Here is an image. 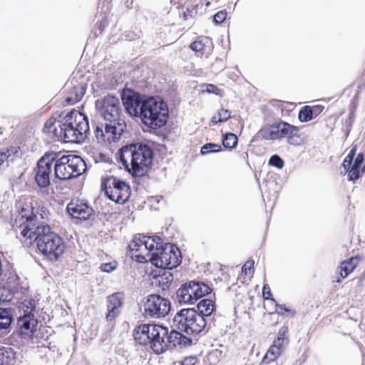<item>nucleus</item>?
<instances>
[{
  "label": "nucleus",
  "mask_w": 365,
  "mask_h": 365,
  "mask_svg": "<svg viewBox=\"0 0 365 365\" xmlns=\"http://www.w3.org/2000/svg\"><path fill=\"white\" fill-rule=\"evenodd\" d=\"M207 323V319L194 309H182L173 319L174 327L187 335L200 333L205 329Z\"/></svg>",
  "instance_id": "8"
},
{
  "label": "nucleus",
  "mask_w": 365,
  "mask_h": 365,
  "mask_svg": "<svg viewBox=\"0 0 365 365\" xmlns=\"http://www.w3.org/2000/svg\"><path fill=\"white\" fill-rule=\"evenodd\" d=\"M356 266V259L355 258H351L348 261H344L341 263L338 269H341L344 272V276H348Z\"/></svg>",
  "instance_id": "29"
},
{
  "label": "nucleus",
  "mask_w": 365,
  "mask_h": 365,
  "mask_svg": "<svg viewBox=\"0 0 365 365\" xmlns=\"http://www.w3.org/2000/svg\"><path fill=\"white\" fill-rule=\"evenodd\" d=\"M355 151L356 149L352 148L349 151V154L345 157L342 163L344 169L350 168V166L351 165L352 161L354 160V157L355 155Z\"/></svg>",
  "instance_id": "34"
},
{
  "label": "nucleus",
  "mask_w": 365,
  "mask_h": 365,
  "mask_svg": "<svg viewBox=\"0 0 365 365\" xmlns=\"http://www.w3.org/2000/svg\"><path fill=\"white\" fill-rule=\"evenodd\" d=\"M288 331V327L287 326H283L279 329L277 338L273 341L272 345L268 349L264 359L272 361L283 352L289 343Z\"/></svg>",
  "instance_id": "14"
},
{
  "label": "nucleus",
  "mask_w": 365,
  "mask_h": 365,
  "mask_svg": "<svg viewBox=\"0 0 365 365\" xmlns=\"http://www.w3.org/2000/svg\"><path fill=\"white\" fill-rule=\"evenodd\" d=\"M254 266V261L247 262L242 267V271L247 274V269L250 270Z\"/></svg>",
  "instance_id": "44"
},
{
  "label": "nucleus",
  "mask_w": 365,
  "mask_h": 365,
  "mask_svg": "<svg viewBox=\"0 0 365 365\" xmlns=\"http://www.w3.org/2000/svg\"><path fill=\"white\" fill-rule=\"evenodd\" d=\"M20 148L17 146H11L8 148L0 149V170L8 165L9 160H14V157L18 155Z\"/></svg>",
  "instance_id": "26"
},
{
  "label": "nucleus",
  "mask_w": 365,
  "mask_h": 365,
  "mask_svg": "<svg viewBox=\"0 0 365 365\" xmlns=\"http://www.w3.org/2000/svg\"><path fill=\"white\" fill-rule=\"evenodd\" d=\"M281 122L262 128L259 133L265 140H278L282 138Z\"/></svg>",
  "instance_id": "24"
},
{
  "label": "nucleus",
  "mask_w": 365,
  "mask_h": 365,
  "mask_svg": "<svg viewBox=\"0 0 365 365\" xmlns=\"http://www.w3.org/2000/svg\"><path fill=\"white\" fill-rule=\"evenodd\" d=\"M197 308V314L204 317V319L207 321L215 309V304L212 299H205L198 302Z\"/></svg>",
  "instance_id": "27"
},
{
  "label": "nucleus",
  "mask_w": 365,
  "mask_h": 365,
  "mask_svg": "<svg viewBox=\"0 0 365 365\" xmlns=\"http://www.w3.org/2000/svg\"><path fill=\"white\" fill-rule=\"evenodd\" d=\"M21 235L26 240L36 242L38 250L48 260L57 261L65 251L63 239L51 230L48 225L37 222L36 217H27Z\"/></svg>",
  "instance_id": "3"
},
{
  "label": "nucleus",
  "mask_w": 365,
  "mask_h": 365,
  "mask_svg": "<svg viewBox=\"0 0 365 365\" xmlns=\"http://www.w3.org/2000/svg\"><path fill=\"white\" fill-rule=\"evenodd\" d=\"M237 144V137L235 134L227 133L222 137V145L227 148H233Z\"/></svg>",
  "instance_id": "30"
},
{
  "label": "nucleus",
  "mask_w": 365,
  "mask_h": 365,
  "mask_svg": "<svg viewBox=\"0 0 365 365\" xmlns=\"http://www.w3.org/2000/svg\"><path fill=\"white\" fill-rule=\"evenodd\" d=\"M270 287L268 284H264L263 287V297L264 299H268L271 296Z\"/></svg>",
  "instance_id": "43"
},
{
  "label": "nucleus",
  "mask_w": 365,
  "mask_h": 365,
  "mask_svg": "<svg viewBox=\"0 0 365 365\" xmlns=\"http://www.w3.org/2000/svg\"><path fill=\"white\" fill-rule=\"evenodd\" d=\"M101 188L110 200L119 204H124L130 195L129 185L113 176L103 180Z\"/></svg>",
  "instance_id": "10"
},
{
  "label": "nucleus",
  "mask_w": 365,
  "mask_h": 365,
  "mask_svg": "<svg viewBox=\"0 0 365 365\" xmlns=\"http://www.w3.org/2000/svg\"><path fill=\"white\" fill-rule=\"evenodd\" d=\"M182 331L177 329L168 331L167 341V349H182L190 346L192 344V339L183 335Z\"/></svg>",
  "instance_id": "18"
},
{
  "label": "nucleus",
  "mask_w": 365,
  "mask_h": 365,
  "mask_svg": "<svg viewBox=\"0 0 365 365\" xmlns=\"http://www.w3.org/2000/svg\"><path fill=\"white\" fill-rule=\"evenodd\" d=\"M115 264H113L111 262L109 263H103L101 265V269L104 272H110L115 269Z\"/></svg>",
  "instance_id": "37"
},
{
  "label": "nucleus",
  "mask_w": 365,
  "mask_h": 365,
  "mask_svg": "<svg viewBox=\"0 0 365 365\" xmlns=\"http://www.w3.org/2000/svg\"><path fill=\"white\" fill-rule=\"evenodd\" d=\"M17 362V356L11 347H0V365H18Z\"/></svg>",
  "instance_id": "25"
},
{
  "label": "nucleus",
  "mask_w": 365,
  "mask_h": 365,
  "mask_svg": "<svg viewBox=\"0 0 365 365\" xmlns=\"http://www.w3.org/2000/svg\"><path fill=\"white\" fill-rule=\"evenodd\" d=\"M119 160L128 172L132 175H142L152 165L153 151L144 143L130 144L120 150Z\"/></svg>",
  "instance_id": "5"
},
{
  "label": "nucleus",
  "mask_w": 365,
  "mask_h": 365,
  "mask_svg": "<svg viewBox=\"0 0 365 365\" xmlns=\"http://www.w3.org/2000/svg\"><path fill=\"white\" fill-rule=\"evenodd\" d=\"M269 164L273 167L281 169L284 167V163L278 155H273L269 160Z\"/></svg>",
  "instance_id": "33"
},
{
  "label": "nucleus",
  "mask_w": 365,
  "mask_h": 365,
  "mask_svg": "<svg viewBox=\"0 0 365 365\" xmlns=\"http://www.w3.org/2000/svg\"><path fill=\"white\" fill-rule=\"evenodd\" d=\"M54 156V175L61 180L75 178L83 174L86 170L85 161L76 155H63Z\"/></svg>",
  "instance_id": "7"
},
{
  "label": "nucleus",
  "mask_w": 365,
  "mask_h": 365,
  "mask_svg": "<svg viewBox=\"0 0 365 365\" xmlns=\"http://www.w3.org/2000/svg\"><path fill=\"white\" fill-rule=\"evenodd\" d=\"M277 312L279 314H283V312H282V310H284V312H291L292 311L285 307L284 305H277Z\"/></svg>",
  "instance_id": "45"
},
{
  "label": "nucleus",
  "mask_w": 365,
  "mask_h": 365,
  "mask_svg": "<svg viewBox=\"0 0 365 365\" xmlns=\"http://www.w3.org/2000/svg\"><path fill=\"white\" fill-rule=\"evenodd\" d=\"M171 308L170 302L159 294L148 296L144 304V314L146 317L160 319L167 316Z\"/></svg>",
  "instance_id": "11"
},
{
  "label": "nucleus",
  "mask_w": 365,
  "mask_h": 365,
  "mask_svg": "<svg viewBox=\"0 0 365 365\" xmlns=\"http://www.w3.org/2000/svg\"><path fill=\"white\" fill-rule=\"evenodd\" d=\"M11 321V318H3V319L0 321V331L7 329L9 327Z\"/></svg>",
  "instance_id": "40"
},
{
  "label": "nucleus",
  "mask_w": 365,
  "mask_h": 365,
  "mask_svg": "<svg viewBox=\"0 0 365 365\" xmlns=\"http://www.w3.org/2000/svg\"><path fill=\"white\" fill-rule=\"evenodd\" d=\"M190 48L196 52H202L207 56L212 49V39L208 37H200L190 45Z\"/></svg>",
  "instance_id": "23"
},
{
  "label": "nucleus",
  "mask_w": 365,
  "mask_h": 365,
  "mask_svg": "<svg viewBox=\"0 0 365 365\" xmlns=\"http://www.w3.org/2000/svg\"><path fill=\"white\" fill-rule=\"evenodd\" d=\"M365 172V166L360 168V176Z\"/></svg>",
  "instance_id": "50"
},
{
  "label": "nucleus",
  "mask_w": 365,
  "mask_h": 365,
  "mask_svg": "<svg viewBox=\"0 0 365 365\" xmlns=\"http://www.w3.org/2000/svg\"><path fill=\"white\" fill-rule=\"evenodd\" d=\"M217 118H218V116H213V117L211 118V122H212V123H220V121H218V120H217Z\"/></svg>",
  "instance_id": "49"
},
{
  "label": "nucleus",
  "mask_w": 365,
  "mask_h": 365,
  "mask_svg": "<svg viewBox=\"0 0 365 365\" xmlns=\"http://www.w3.org/2000/svg\"><path fill=\"white\" fill-rule=\"evenodd\" d=\"M123 304L122 297L120 293H115L107 298L108 312L106 316V321L113 323L120 314V309Z\"/></svg>",
  "instance_id": "20"
},
{
  "label": "nucleus",
  "mask_w": 365,
  "mask_h": 365,
  "mask_svg": "<svg viewBox=\"0 0 365 365\" xmlns=\"http://www.w3.org/2000/svg\"><path fill=\"white\" fill-rule=\"evenodd\" d=\"M28 303L29 304V307L26 305V307L27 309H30V310L24 311V314L20 316L18 319V326L21 331L25 334L34 332L38 324V321L32 312L35 309L34 303L31 301Z\"/></svg>",
  "instance_id": "16"
},
{
  "label": "nucleus",
  "mask_w": 365,
  "mask_h": 365,
  "mask_svg": "<svg viewBox=\"0 0 365 365\" xmlns=\"http://www.w3.org/2000/svg\"><path fill=\"white\" fill-rule=\"evenodd\" d=\"M66 210L72 217L83 220H88L93 212L92 207L86 203L78 201H71L69 202Z\"/></svg>",
  "instance_id": "17"
},
{
  "label": "nucleus",
  "mask_w": 365,
  "mask_h": 365,
  "mask_svg": "<svg viewBox=\"0 0 365 365\" xmlns=\"http://www.w3.org/2000/svg\"><path fill=\"white\" fill-rule=\"evenodd\" d=\"M314 117L311 110V106H306L303 107L299 113V119L302 122H307L313 119Z\"/></svg>",
  "instance_id": "31"
},
{
  "label": "nucleus",
  "mask_w": 365,
  "mask_h": 365,
  "mask_svg": "<svg viewBox=\"0 0 365 365\" xmlns=\"http://www.w3.org/2000/svg\"><path fill=\"white\" fill-rule=\"evenodd\" d=\"M302 138L300 135L296 136V137H289L287 140V142L289 144L292 145H299L302 143Z\"/></svg>",
  "instance_id": "38"
},
{
  "label": "nucleus",
  "mask_w": 365,
  "mask_h": 365,
  "mask_svg": "<svg viewBox=\"0 0 365 365\" xmlns=\"http://www.w3.org/2000/svg\"><path fill=\"white\" fill-rule=\"evenodd\" d=\"M227 16V12L225 11H220L216 13L213 16V21L216 24L222 23Z\"/></svg>",
  "instance_id": "36"
},
{
  "label": "nucleus",
  "mask_w": 365,
  "mask_h": 365,
  "mask_svg": "<svg viewBox=\"0 0 365 365\" xmlns=\"http://www.w3.org/2000/svg\"><path fill=\"white\" fill-rule=\"evenodd\" d=\"M280 132L282 134V138H287V140L289 137H296L300 135L298 127L283 121L281 122Z\"/></svg>",
  "instance_id": "28"
},
{
  "label": "nucleus",
  "mask_w": 365,
  "mask_h": 365,
  "mask_svg": "<svg viewBox=\"0 0 365 365\" xmlns=\"http://www.w3.org/2000/svg\"><path fill=\"white\" fill-rule=\"evenodd\" d=\"M168 329L159 324H151L149 346L157 354L167 350Z\"/></svg>",
  "instance_id": "13"
},
{
  "label": "nucleus",
  "mask_w": 365,
  "mask_h": 365,
  "mask_svg": "<svg viewBox=\"0 0 365 365\" xmlns=\"http://www.w3.org/2000/svg\"><path fill=\"white\" fill-rule=\"evenodd\" d=\"M231 117V112L227 109L222 108L218 111V121L225 122Z\"/></svg>",
  "instance_id": "35"
},
{
  "label": "nucleus",
  "mask_w": 365,
  "mask_h": 365,
  "mask_svg": "<svg viewBox=\"0 0 365 365\" xmlns=\"http://www.w3.org/2000/svg\"><path fill=\"white\" fill-rule=\"evenodd\" d=\"M139 117L143 124L152 129L163 127L168 118L167 103L160 98L150 97L140 105Z\"/></svg>",
  "instance_id": "6"
},
{
  "label": "nucleus",
  "mask_w": 365,
  "mask_h": 365,
  "mask_svg": "<svg viewBox=\"0 0 365 365\" xmlns=\"http://www.w3.org/2000/svg\"><path fill=\"white\" fill-rule=\"evenodd\" d=\"M151 324H143L134 329V339L140 344L149 345Z\"/></svg>",
  "instance_id": "21"
},
{
  "label": "nucleus",
  "mask_w": 365,
  "mask_h": 365,
  "mask_svg": "<svg viewBox=\"0 0 365 365\" xmlns=\"http://www.w3.org/2000/svg\"><path fill=\"white\" fill-rule=\"evenodd\" d=\"M131 257L140 263L150 262L156 267L172 269L181 262L180 251L158 236H135L128 245Z\"/></svg>",
  "instance_id": "1"
},
{
  "label": "nucleus",
  "mask_w": 365,
  "mask_h": 365,
  "mask_svg": "<svg viewBox=\"0 0 365 365\" xmlns=\"http://www.w3.org/2000/svg\"><path fill=\"white\" fill-rule=\"evenodd\" d=\"M65 122L48 119L44 124L43 132L52 133L58 140L66 143H78L84 140L89 132L88 119L86 115L72 111L64 118Z\"/></svg>",
  "instance_id": "4"
},
{
  "label": "nucleus",
  "mask_w": 365,
  "mask_h": 365,
  "mask_svg": "<svg viewBox=\"0 0 365 365\" xmlns=\"http://www.w3.org/2000/svg\"><path fill=\"white\" fill-rule=\"evenodd\" d=\"M217 90V88L214 85L209 84L207 86L206 91L208 93H215Z\"/></svg>",
  "instance_id": "46"
},
{
  "label": "nucleus",
  "mask_w": 365,
  "mask_h": 365,
  "mask_svg": "<svg viewBox=\"0 0 365 365\" xmlns=\"http://www.w3.org/2000/svg\"><path fill=\"white\" fill-rule=\"evenodd\" d=\"M347 276H344V271H341V269H339V275L336 277V282H340L341 281V278L342 279H344L346 278Z\"/></svg>",
  "instance_id": "47"
},
{
  "label": "nucleus",
  "mask_w": 365,
  "mask_h": 365,
  "mask_svg": "<svg viewBox=\"0 0 365 365\" xmlns=\"http://www.w3.org/2000/svg\"><path fill=\"white\" fill-rule=\"evenodd\" d=\"M364 160V153H359L354 159V161H352L350 168L344 169L349 181H355L360 178V168L361 167Z\"/></svg>",
  "instance_id": "22"
},
{
  "label": "nucleus",
  "mask_w": 365,
  "mask_h": 365,
  "mask_svg": "<svg viewBox=\"0 0 365 365\" xmlns=\"http://www.w3.org/2000/svg\"><path fill=\"white\" fill-rule=\"evenodd\" d=\"M122 102L126 111L131 115L138 116L141 100L139 94L136 93H123L121 95Z\"/></svg>",
  "instance_id": "19"
},
{
  "label": "nucleus",
  "mask_w": 365,
  "mask_h": 365,
  "mask_svg": "<svg viewBox=\"0 0 365 365\" xmlns=\"http://www.w3.org/2000/svg\"><path fill=\"white\" fill-rule=\"evenodd\" d=\"M96 107L106 121L104 126L96 127L95 135L98 142L111 143L119 140L127 129L119 99L108 94L97 100Z\"/></svg>",
  "instance_id": "2"
},
{
  "label": "nucleus",
  "mask_w": 365,
  "mask_h": 365,
  "mask_svg": "<svg viewBox=\"0 0 365 365\" xmlns=\"http://www.w3.org/2000/svg\"><path fill=\"white\" fill-rule=\"evenodd\" d=\"M222 150L221 145L216 143H206L201 148V153L207 155L212 153H217Z\"/></svg>",
  "instance_id": "32"
},
{
  "label": "nucleus",
  "mask_w": 365,
  "mask_h": 365,
  "mask_svg": "<svg viewBox=\"0 0 365 365\" xmlns=\"http://www.w3.org/2000/svg\"><path fill=\"white\" fill-rule=\"evenodd\" d=\"M53 155H44L37 163L35 168V180L38 187L46 188L51 185V174Z\"/></svg>",
  "instance_id": "12"
},
{
  "label": "nucleus",
  "mask_w": 365,
  "mask_h": 365,
  "mask_svg": "<svg viewBox=\"0 0 365 365\" xmlns=\"http://www.w3.org/2000/svg\"><path fill=\"white\" fill-rule=\"evenodd\" d=\"M64 88L67 92L66 102L73 105L82 99L86 91V85L85 83H79L74 78H71L66 83Z\"/></svg>",
  "instance_id": "15"
},
{
  "label": "nucleus",
  "mask_w": 365,
  "mask_h": 365,
  "mask_svg": "<svg viewBox=\"0 0 365 365\" xmlns=\"http://www.w3.org/2000/svg\"><path fill=\"white\" fill-rule=\"evenodd\" d=\"M197 362V359L195 356L185 357L182 361V365H195Z\"/></svg>",
  "instance_id": "39"
},
{
  "label": "nucleus",
  "mask_w": 365,
  "mask_h": 365,
  "mask_svg": "<svg viewBox=\"0 0 365 365\" xmlns=\"http://www.w3.org/2000/svg\"><path fill=\"white\" fill-rule=\"evenodd\" d=\"M211 291L212 289L204 282L190 281L180 286L175 293L174 299L180 305L193 304Z\"/></svg>",
  "instance_id": "9"
},
{
  "label": "nucleus",
  "mask_w": 365,
  "mask_h": 365,
  "mask_svg": "<svg viewBox=\"0 0 365 365\" xmlns=\"http://www.w3.org/2000/svg\"><path fill=\"white\" fill-rule=\"evenodd\" d=\"M125 4V6L127 8H131L132 4H133V0H131L130 1L129 0H127Z\"/></svg>",
  "instance_id": "48"
},
{
  "label": "nucleus",
  "mask_w": 365,
  "mask_h": 365,
  "mask_svg": "<svg viewBox=\"0 0 365 365\" xmlns=\"http://www.w3.org/2000/svg\"><path fill=\"white\" fill-rule=\"evenodd\" d=\"M311 110H312V112L313 113L314 117L315 118L323 111L324 106H322L321 105L311 106Z\"/></svg>",
  "instance_id": "41"
},
{
  "label": "nucleus",
  "mask_w": 365,
  "mask_h": 365,
  "mask_svg": "<svg viewBox=\"0 0 365 365\" xmlns=\"http://www.w3.org/2000/svg\"><path fill=\"white\" fill-rule=\"evenodd\" d=\"M3 318H11V312L9 309L0 308V321L2 320Z\"/></svg>",
  "instance_id": "42"
}]
</instances>
